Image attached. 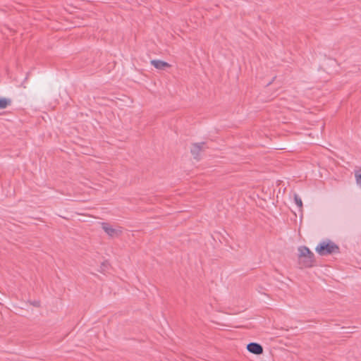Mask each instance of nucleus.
<instances>
[{
  "mask_svg": "<svg viewBox=\"0 0 361 361\" xmlns=\"http://www.w3.org/2000/svg\"><path fill=\"white\" fill-rule=\"evenodd\" d=\"M10 103L11 99L4 97L0 98V109H5Z\"/></svg>",
  "mask_w": 361,
  "mask_h": 361,
  "instance_id": "obj_7",
  "label": "nucleus"
},
{
  "mask_svg": "<svg viewBox=\"0 0 361 361\" xmlns=\"http://www.w3.org/2000/svg\"><path fill=\"white\" fill-rule=\"evenodd\" d=\"M356 183L357 185L361 188V173L355 174Z\"/></svg>",
  "mask_w": 361,
  "mask_h": 361,
  "instance_id": "obj_10",
  "label": "nucleus"
},
{
  "mask_svg": "<svg viewBox=\"0 0 361 361\" xmlns=\"http://www.w3.org/2000/svg\"><path fill=\"white\" fill-rule=\"evenodd\" d=\"M151 63L154 66V67L157 69L162 70L165 67L169 66V63L166 61L161 60H152Z\"/></svg>",
  "mask_w": 361,
  "mask_h": 361,
  "instance_id": "obj_6",
  "label": "nucleus"
},
{
  "mask_svg": "<svg viewBox=\"0 0 361 361\" xmlns=\"http://www.w3.org/2000/svg\"><path fill=\"white\" fill-rule=\"evenodd\" d=\"M316 252L319 255H331L333 253H339V247L330 240H325L319 243L316 248Z\"/></svg>",
  "mask_w": 361,
  "mask_h": 361,
  "instance_id": "obj_1",
  "label": "nucleus"
},
{
  "mask_svg": "<svg viewBox=\"0 0 361 361\" xmlns=\"http://www.w3.org/2000/svg\"><path fill=\"white\" fill-rule=\"evenodd\" d=\"M102 228L110 236H114L118 233V231L114 228L107 223H102Z\"/></svg>",
  "mask_w": 361,
  "mask_h": 361,
  "instance_id": "obj_5",
  "label": "nucleus"
},
{
  "mask_svg": "<svg viewBox=\"0 0 361 361\" xmlns=\"http://www.w3.org/2000/svg\"><path fill=\"white\" fill-rule=\"evenodd\" d=\"M299 264L304 267H311L314 263V254L306 246L298 247Z\"/></svg>",
  "mask_w": 361,
  "mask_h": 361,
  "instance_id": "obj_2",
  "label": "nucleus"
},
{
  "mask_svg": "<svg viewBox=\"0 0 361 361\" xmlns=\"http://www.w3.org/2000/svg\"><path fill=\"white\" fill-rule=\"evenodd\" d=\"M108 267H109V262L107 261L102 262L101 264V267H100L101 271L104 272L107 269Z\"/></svg>",
  "mask_w": 361,
  "mask_h": 361,
  "instance_id": "obj_9",
  "label": "nucleus"
},
{
  "mask_svg": "<svg viewBox=\"0 0 361 361\" xmlns=\"http://www.w3.org/2000/svg\"><path fill=\"white\" fill-rule=\"evenodd\" d=\"M247 350L255 355H260L263 353V348L262 346L255 342H251L247 345Z\"/></svg>",
  "mask_w": 361,
  "mask_h": 361,
  "instance_id": "obj_3",
  "label": "nucleus"
},
{
  "mask_svg": "<svg viewBox=\"0 0 361 361\" xmlns=\"http://www.w3.org/2000/svg\"><path fill=\"white\" fill-rule=\"evenodd\" d=\"M33 305L34 306H39V301H34L33 302Z\"/></svg>",
  "mask_w": 361,
  "mask_h": 361,
  "instance_id": "obj_11",
  "label": "nucleus"
},
{
  "mask_svg": "<svg viewBox=\"0 0 361 361\" xmlns=\"http://www.w3.org/2000/svg\"><path fill=\"white\" fill-rule=\"evenodd\" d=\"M294 201L295 204L299 207L301 208L302 207V202L301 198L297 194H294Z\"/></svg>",
  "mask_w": 361,
  "mask_h": 361,
  "instance_id": "obj_8",
  "label": "nucleus"
},
{
  "mask_svg": "<svg viewBox=\"0 0 361 361\" xmlns=\"http://www.w3.org/2000/svg\"><path fill=\"white\" fill-rule=\"evenodd\" d=\"M204 142L195 143L190 149L193 157L196 159L199 158L200 152L202 150Z\"/></svg>",
  "mask_w": 361,
  "mask_h": 361,
  "instance_id": "obj_4",
  "label": "nucleus"
}]
</instances>
